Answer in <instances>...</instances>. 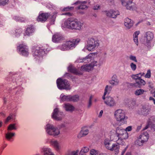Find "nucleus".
Instances as JSON below:
<instances>
[{
    "instance_id": "f257e3e1",
    "label": "nucleus",
    "mask_w": 155,
    "mask_h": 155,
    "mask_svg": "<svg viewBox=\"0 0 155 155\" xmlns=\"http://www.w3.org/2000/svg\"><path fill=\"white\" fill-rule=\"evenodd\" d=\"M83 24L77 20L72 18H70L66 20L61 25L63 28L69 29H81Z\"/></svg>"
},
{
    "instance_id": "f03ea898",
    "label": "nucleus",
    "mask_w": 155,
    "mask_h": 155,
    "mask_svg": "<svg viewBox=\"0 0 155 155\" xmlns=\"http://www.w3.org/2000/svg\"><path fill=\"white\" fill-rule=\"evenodd\" d=\"M111 90V87H108L107 85L105 89L104 96L103 97V99H105V104L110 106H113L114 105L115 103L113 99L110 97H107L105 99L104 96L107 94H109Z\"/></svg>"
},
{
    "instance_id": "7ed1b4c3",
    "label": "nucleus",
    "mask_w": 155,
    "mask_h": 155,
    "mask_svg": "<svg viewBox=\"0 0 155 155\" xmlns=\"http://www.w3.org/2000/svg\"><path fill=\"white\" fill-rule=\"evenodd\" d=\"M57 83L58 87L60 89L68 90L71 89L69 83L65 79L59 78L57 80Z\"/></svg>"
},
{
    "instance_id": "20e7f679",
    "label": "nucleus",
    "mask_w": 155,
    "mask_h": 155,
    "mask_svg": "<svg viewBox=\"0 0 155 155\" xmlns=\"http://www.w3.org/2000/svg\"><path fill=\"white\" fill-rule=\"evenodd\" d=\"M104 143L105 147L107 149L111 151L114 150L116 152L118 151V146L116 144H112L110 140L106 139L104 140Z\"/></svg>"
},
{
    "instance_id": "39448f33",
    "label": "nucleus",
    "mask_w": 155,
    "mask_h": 155,
    "mask_svg": "<svg viewBox=\"0 0 155 155\" xmlns=\"http://www.w3.org/2000/svg\"><path fill=\"white\" fill-rule=\"evenodd\" d=\"M80 41V39L79 38H77V39H73L71 41H67L64 45H63L61 49L62 50H66L67 48H71L74 46L77 45Z\"/></svg>"
},
{
    "instance_id": "423d86ee",
    "label": "nucleus",
    "mask_w": 155,
    "mask_h": 155,
    "mask_svg": "<svg viewBox=\"0 0 155 155\" xmlns=\"http://www.w3.org/2000/svg\"><path fill=\"white\" fill-rule=\"evenodd\" d=\"M114 114L117 120L119 122H123L127 118L125 116L124 112L121 110H117L115 111Z\"/></svg>"
},
{
    "instance_id": "0eeeda50",
    "label": "nucleus",
    "mask_w": 155,
    "mask_h": 155,
    "mask_svg": "<svg viewBox=\"0 0 155 155\" xmlns=\"http://www.w3.org/2000/svg\"><path fill=\"white\" fill-rule=\"evenodd\" d=\"M46 131L50 135L55 136L58 135L60 133L58 129L49 124L47 125Z\"/></svg>"
},
{
    "instance_id": "6e6552de",
    "label": "nucleus",
    "mask_w": 155,
    "mask_h": 155,
    "mask_svg": "<svg viewBox=\"0 0 155 155\" xmlns=\"http://www.w3.org/2000/svg\"><path fill=\"white\" fill-rule=\"evenodd\" d=\"M96 42L93 38H90L88 39L86 47L88 51H92L95 48L97 44V42L96 43Z\"/></svg>"
},
{
    "instance_id": "1a4fd4ad",
    "label": "nucleus",
    "mask_w": 155,
    "mask_h": 155,
    "mask_svg": "<svg viewBox=\"0 0 155 155\" xmlns=\"http://www.w3.org/2000/svg\"><path fill=\"white\" fill-rule=\"evenodd\" d=\"M18 49L24 56H27L29 54L28 46L25 45L21 44L17 47Z\"/></svg>"
},
{
    "instance_id": "9d476101",
    "label": "nucleus",
    "mask_w": 155,
    "mask_h": 155,
    "mask_svg": "<svg viewBox=\"0 0 155 155\" xmlns=\"http://www.w3.org/2000/svg\"><path fill=\"white\" fill-rule=\"evenodd\" d=\"M63 116L62 113L59 112L58 108H56L54 109L52 115L53 119L56 120H60L62 119Z\"/></svg>"
},
{
    "instance_id": "9b49d317",
    "label": "nucleus",
    "mask_w": 155,
    "mask_h": 155,
    "mask_svg": "<svg viewBox=\"0 0 155 155\" xmlns=\"http://www.w3.org/2000/svg\"><path fill=\"white\" fill-rule=\"evenodd\" d=\"M50 15V14L48 13H42L40 12L39 15L37 18V20L38 21L44 22L45 21Z\"/></svg>"
},
{
    "instance_id": "f8f14e48",
    "label": "nucleus",
    "mask_w": 155,
    "mask_h": 155,
    "mask_svg": "<svg viewBox=\"0 0 155 155\" xmlns=\"http://www.w3.org/2000/svg\"><path fill=\"white\" fill-rule=\"evenodd\" d=\"M64 37L59 33H57L53 35L52 40L53 42L58 43L61 42L64 40Z\"/></svg>"
},
{
    "instance_id": "ddd939ff",
    "label": "nucleus",
    "mask_w": 155,
    "mask_h": 155,
    "mask_svg": "<svg viewBox=\"0 0 155 155\" xmlns=\"http://www.w3.org/2000/svg\"><path fill=\"white\" fill-rule=\"evenodd\" d=\"M96 61H94L89 65L86 64L82 66L81 67V70L83 71H89L92 69L94 66L96 65Z\"/></svg>"
},
{
    "instance_id": "4468645a",
    "label": "nucleus",
    "mask_w": 155,
    "mask_h": 155,
    "mask_svg": "<svg viewBox=\"0 0 155 155\" xmlns=\"http://www.w3.org/2000/svg\"><path fill=\"white\" fill-rule=\"evenodd\" d=\"M106 14L107 16L113 18H115L117 15H119V13L117 11L111 10L107 11Z\"/></svg>"
},
{
    "instance_id": "2eb2a0df",
    "label": "nucleus",
    "mask_w": 155,
    "mask_h": 155,
    "mask_svg": "<svg viewBox=\"0 0 155 155\" xmlns=\"http://www.w3.org/2000/svg\"><path fill=\"white\" fill-rule=\"evenodd\" d=\"M42 47L41 48L38 46H35L32 48V54L35 56H38L40 54V53L43 51Z\"/></svg>"
},
{
    "instance_id": "dca6fc26",
    "label": "nucleus",
    "mask_w": 155,
    "mask_h": 155,
    "mask_svg": "<svg viewBox=\"0 0 155 155\" xmlns=\"http://www.w3.org/2000/svg\"><path fill=\"white\" fill-rule=\"evenodd\" d=\"M124 131H125L124 129H121L118 127L117 128L115 131L112 130L110 131V133L111 134H112L113 133H114L115 132L114 134L118 138H119L121 137V136L123 134V133L124 132Z\"/></svg>"
},
{
    "instance_id": "f3484780",
    "label": "nucleus",
    "mask_w": 155,
    "mask_h": 155,
    "mask_svg": "<svg viewBox=\"0 0 155 155\" xmlns=\"http://www.w3.org/2000/svg\"><path fill=\"white\" fill-rule=\"evenodd\" d=\"M88 133V130L86 127L82 128L81 130L78 134V138H81L87 135Z\"/></svg>"
},
{
    "instance_id": "a211bd4d",
    "label": "nucleus",
    "mask_w": 155,
    "mask_h": 155,
    "mask_svg": "<svg viewBox=\"0 0 155 155\" xmlns=\"http://www.w3.org/2000/svg\"><path fill=\"white\" fill-rule=\"evenodd\" d=\"M87 2L85 1L81 2L78 1L74 3V4L80 5L77 8L78 9H84L87 8V5L86 4Z\"/></svg>"
},
{
    "instance_id": "6ab92c4d",
    "label": "nucleus",
    "mask_w": 155,
    "mask_h": 155,
    "mask_svg": "<svg viewBox=\"0 0 155 155\" xmlns=\"http://www.w3.org/2000/svg\"><path fill=\"white\" fill-rule=\"evenodd\" d=\"M50 143L51 145L53 146L56 150L58 151L61 149V146L57 140H51Z\"/></svg>"
},
{
    "instance_id": "aec40b11",
    "label": "nucleus",
    "mask_w": 155,
    "mask_h": 155,
    "mask_svg": "<svg viewBox=\"0 0 155 155\" xmlns=\"http://www.w3.org/2000/svg\"><path fill=\"white\" fill-rule=\"evenodd\" d=\"M133 25V21L130 19L127 18L124 21V25L128 28H130Z\"/></svg>"
},
{
    "instance_id": "412c9836",
    "label": "nucleus",
    "mask_w": 155,
    "mask_h": 155,
    "mask_svg": "<svg viewBox=\"0 0 155 155\" xmlns=\"http://www.w3.org/2000/svg\"><path fill=\"white\" fill-rule=\"evenodd\" d=\"M148 134L147 133H145L144 134H143L140 136L139 139L140 140L139 141H141L142 143H144V142L147 141L148 139Z\"/></svg>"
},
{
    "instance_id": "4be33fe9",
    "label": "nucleus",
    "mask_w": 155,
    "mask_h": 155,
    "mask_svg": "<svg viewBox=\"0 0 155 155\" xmlns=\"http://www.w3.org/2000/svg\"><path fill=\"white\" fill-rule=\"evenodd\" d=\"M132 2L131 1H130L129 2H127L124 1H122V4L124 6H126V8L127 9L131 10L132 9V7L131 5H130Z\"/></svg>"
},
{
    "instance_id": "5701e85b",
    "label": "nucleus",
    "mask_w": 155,
    "mask_h": 155,
    "mask_svg": "<svg viewBox=\"0 0 155 155\" xmlns=\"http://www.w3.org/2000/svg\"><path fill=\"white\" fill-rule=\"evenodd\" d=\"M42 152L44 155H54L51 152L50 148H43L42 149Z\"/></svg>"
},
{
    "instance_id": "b1692460",
    "label": "nucleus",
    "mask_w": 155,
    "mask_h": 155,
    "mask_svg": "<svg viewBox=\"0 0 155 155\" xmlns=\"http://www.w3.org/2000/svg\"><path fill=\"white\" fill-rule=\"evenodd\" d=\"M61 100L63 101H71V100L76 101L77 99H72L71 96L64 95L61 97Z\"/></svg>"
},
{
    "instance_id": "393cba45",
    "label": "nucleus",
    "mask_w": 155,
    "mask_h": 155,
    "mask_svg": "<svg viewBox=\"0 0 155 155\" xmlns=\"http://www.w3.org/2000/svg\"><path fill=\"white\" fill-rule=\"evenodd\" d=\"M65 108L67 111H72L74 109V107L68 104H65Z\"/></svg>"
},
{
    "instance_id": "a878e982",
    "label": "nucleus",
    "mask_w": 155,
    "mask_h": 155,
    "mask_svg": "<svg viewBox=\"0 0 155 155\" xmlns=\"http://www.w3.org/2000/svg\"><path fill=\"white\" fill-rule=\"evenodd\" d=\"M89 150V149L87 147H84L80 151L79 155H85L86 153L88 152Z\"/></svg>"
},
{
    "instance_id": "bb28decb",
    "label": "nucleus",
    "mask_w": 155,
    "mask_h": 155,
    "mask_svg": "<svg viewBox=\"0 0 155 155\" xmlns=\"http://www.w3.org/2000/svg\"><path fill=\"white\" fill-rule=\"evenodd\" d=\"M15 135L14 133L8 132L5 134V137L8 140H9Z\"/></svg>"
},
{
    "instance_id": "cd10ccee",
    "label": "nucleus",
    "mask_w": 155,
    "mask_h": 155,
    "mask_svg": "<svg viewBox=\"0 0 155 155\" xmlns=\"http://www.w3.org/2000/svg\"><path fill=\"white\" fill-rule=\"evenodd\" d=\"M144 73H143L142 74L139 73V74H137L136 75H133L132 76V78L136 80V81H138L139 79L141 78L140 77H139V75H140L141 76L144 75Z\"/></svg>"
},
{
    "instance_id": "c85d7f7f",
    "label": "nucleus",
    "mask_w": 155,
    "mask_h": 155,
    "mask_svg": "<svg viewBox=\"0 0 155 155\" xmlns=\"http://www.w3.org/2000/svg\"><path fill=\"white\" fill-rule=\"evenodd\" d=\"M146 38L148 41L152 40L153 38V34L151 32H148L146 34Z\"/></svg>"
},
{
    "instance_id": "c756f323",
    "label": "nucleus",
    "mask_w": 155,
    "mask_h": 155,
    "mask_svg": "<svg viewBox=\"0 0 155 155\" xmlns=\"http://www.w3.org/2000/svg\"><path fill=\"white\" fill-rule=\"evenodd\" d=\"M128 134L126 131H124V132L123 133V134L122 135L121 137L119 138L122 140H125L128 138Z\"/></svg>"
},
{
    "instance_id": "7c9ffc66",
    "label": "nucleus",
    "mask_w": 155,
    "mask_h": 155,
    "mask_svg": "<svg viewBox=\"0 0 155 155\" xmlns=\"http://www.w3.org/2000/svg\"><path fill=\"white\" fill-rule=\"evenodd\" d=\"M146 82L143 80L141 79V78L138 81H136V84L138 85H142L145 84Z\"/></svg>"
},
{
    "instance_id": "2f4dec72",
    "label": "nucleus",
    "mask_w": 155,
    "mask_h": 155,
    "mask_svg": "<svg viewBox=\"0 0 155 155\" xmlns=\"http://www.w3.org/2000/svg\"><path fill=\"white\" fill-rule=\"evenodd\" d=\"M90 153L91 155H104L103 154H99L98 151L94 149L91 150Z\"/></svg>"
},
{
    "instance_id": "473e14b6",
    "label": "nucleus",
    "mask_w": 155,
    "mask_h": 155,
    "mask_svg": "<svg viewBox=\"0 0 155 155\" xmlns=\"http://www.w3.org/2000/svg\"><path fill=\"white\" fill-rule=\"evenodd\" d=\"M9 0H0V6H5L8 3Z\"/></svg>"
},
{
    "instance_id": "72a5a7b5",
    "label": "nucleus",
    "mask_w": 155,
    "mask_h": 155,
    "mask_svg": "<svg viewBox=\"0 0 155 155\" xmlns=\"http://www.w3.org/2000/svg\"><path fill=\"white\" fill-rule=\"evenodd\" d=\"M70 71L71 72L75 74H80V73L79 72L78 70L75 68H72L70 70Z\"/></svg>"
},
{
    "instance_id": "f704fd0d",
    "label": "nucleus",
    "mask_w": 155,
    "mask_h": 155,
    "mask_svg": "<svg viewBox=\"0 0 155 155\" xmlns=\"http://www.w3.org/2000/svg\"><path fill=\"white\" fill-rule=\"evenodd\" d=\"M16 129L15 127V124H10L8 127V130H15Z\"/></svg>"
},
{
    "instance_id": "c9c22d12",
    "label": "nucleus",
    "mask_w": 155,
    "mask_h": 155,
    "mask_svg": "<svg viewBox=\"0 0 155 155\" xmlns=\"http://www.w3.org/2000/svg\"><path fill=\"white\" fill-rule=\"evenodd\" d=\"M144 92V91L142 89H139L137 90L135 92V94L136 95H139L143 94Z\"/></svg>"
},
{
    "instance_id": "e433bc0d",
    "label": "nucleus",
    "mask_w": 155,
    "mask_h": 155,
    "mask_svg": "<svg viewBox=\"0 0 155 155\" xmlns=\"http://www.w3.org/2000/svg\"><path fill=\"white\" fill-rule=\"evenodd\" d=\"M12 115L10 114V115L8 116L5 120V123L7 124L12 119Z\"/></svg>"
},
{
    "instance_id": "4c0bfd02",
    "label": "nucleus",
    "mask_w": 155,
    "mask_h": 155,
    "mask_svg": "<svg viewBox=\"0 0 155 155\" xmlns=\"http://www.w3.org/2000/svg\"><path fill=\"white\" fill-rule=\"evenodd\" d=\"M151 76V72L150 70H148L147 71V74L145 76V77L146 78H150Z\"/></svg>"
},
{
    "instance_id": "58836bf2",
    "label": "nucleus",
    "mask_w": 155,
    "mask_h": 155,
    "mask_svg": "<svg viewBox=\"0 0 155 155\" xmlns=\"http://www.w3.org/2000/svg\"><path fill=\"white\" fill-rule=\"evenodd\" d=\"M78 150L72 151L70 153V155H78Z\"/></svg>"
},
{
    "instance_id": "ea45409f",
    "label": "nucleus",
    "mask_w": 155,
    "mask_h": 155,
    "mask_svg": "<svg viewBox=\"0 0 155 155\" xmlns=\"http://www.w3.org/2000/svg\"><path fill=\"white\" fill-rule=\"evenodd\" d=\"M130 67L132 70L133 71L135 70L136 68V65L133 63H131L130 64Z\"/></svg>"
},
{
    "instance_id": "a19ab883",
    "label": "nucleus",
    "mask_w": 155,
    "mask_h": 155,
    "mask_svg": "<svg viewBox=\"0 0 155 155\" xmlns=\"http://www.w3.org/2000/svg\"><path fill=\"white\" fill-rule=\"evenodd\" d=\"M130 60L134 61L136 62H137V61L135 56L131 55L130 57Z\"/></svg>"
},
{
    "instance_id": "79ce46f5",
    "label": "nucleus",
    "mask_w": 155,
    "mask_h": 155,
    "mask_svg": "<svg viewBox=\"0 0 155 155\" xmlns=\"http://www.w3.org/2000/svg\"><path fill=\"white\" fill-rule=\"evenodd\" d=\"M110 83L112 84L117 85L118 84V82L117 81L112 80L110 81Z\"/></svg>"
},
{
    "instance_id": "37998d69",
    "label": "nucleus",
    "mask_w": 155,
    "mask_h": 155,
    "mask_svg": "<svg viewBox=\"0 0 155 155\" xmlns=\"http://www.w3.org/2000/svg\"><path fill=\"white\" fill-rule=\"evenodd\" d=\"M71 98H72V99H77L76 101L74 100H71V101H77L78 100V95H75L73 97L71 96Z\"/></svg>"
},
{
    "instance_id": "c03bdc74",
    "label": "nucleus",
    "mask_w": 155,
    "mask_h": 155,
    "mask_svg": "<svg viewBox=\"0 0 155 155\" xmlns=\"http://www.w3.org/2000/svg\"><path fill=\"white\" fill-rule=\"evenodd\" d=\"M26 19L25 18L20 17L19 22H25L26 21Z\"/></svg>"
},
{
    "instance_id": "a18cd8bd",
    "label": "nucleus",
    "mask_w": 155,
    "mask_h": 155,
    "mask_svg": "<svg viewBox=\"0 0 155 155\" xmlns=\"http://www.w3.org/2000/svg\"><path fill=\"white\" fill-rule=\"evenodd\" d=\"M20 17H18V16H15L14 17L13 19L14 20L16 21H19L20 20Z\"/></svg>"
},
{
    "instance_id": "49530a36",
    "label": "nucleus",
    "mask_w": 155,
    "mask_h": 155,
    "mask_svg": "<svg viewBox=\"0 0 155 155\" xmlns=\"http://www.w3.org/2000/svg\"><path fill=\"white\" fill-rule=\"evenodd\" d=\"M73 8V7H66V8H64L63 10L64 11H69V10L72 9Z\"/></svg>"
},
{
    "instance_id": "de8ad7c7",
    "label": "nucleus",
    "mask_w": 155,
    "mask_h": 155,
    "mask_svg": "<svg viewBox=\"0 0 155 155\" xmlns=\"http://www.w3.org/2000/svg\"><path fill=\"white\" fill-rule=\"evenodd\" d=\"M132 130V127L130 126H128V127H127L125 130H126V132H127V131H130Z\"/></svg>"
},
{
    "instance_id": "09e8293b",
    "label": "nucleus",
    "mask_w": 155,
    "mask_h": 155,
    "mask_svg": "<svg viewBox=\"0 0 155 155\" xmlns=\"http://www.w3.org/2000/svg\"><path fill=\"white\" fill-rule=\"evenodd\" d=\"M139 31H136L134 33V38H137V35L139 34Z\"/></svg>"
},
{
    "instance_id": "8fccbe9b",
    "label": "nucleus",
    "mask_w": 155,
    "mask_h": 155,
    "mask_svg": "<svg viewBox=\"0 0 155 155\" xmlns=\"http://www.w3.org/2000/svg\"><path fill=\"white\" fill-rule=\"evenodd\" d=\"M31 30H26L25 31V35H30V33L31 32Z\"/></svg>"
},
{
    "instance_id": "3c124183",
    "label": "nucleus",
    "mask_w": 155,
    "mask_h": 155,
    "mask_svg": "<svg viewBox=\"0 0 155 155\" xmlns=\"http://www.w3.org/2000/svg\"><path fill=\"white\" fill-rule=\"evenodd\" d=\"M134 41L135 42V43L137 45L138 44V41L137 38H134Z\"/></svg>"
},
{
    "instance_id": "603ef678",
    "label": "nucleus",
    "mask_w": 155,
    "mask_h": 155,
    "mask_svg": "<svg viewBox=\"0 0 155 155\" xmlns=\"http://www.w3.org/2000/svg\"><path fill=\"white\" fill-rule=\"evenodd\" d=\"M100 8V6L98 5H97L95 6H94V9L95 10H97Z\"/></svg>"
},
{
    "instance_id": "864d4df0",
    "label": "nucleus",
    "mask_w": 155,
    "mask_h": 155,
    "mask_svg": "<svg viewBox=\"0 0 155 155\" xmlns=\"http://www.w3.org/2000/svg\"><path fill=\"white\" fill-rule=\"evenodd\" d=\"M34 28V26L33 25H29L27 29H33Z\"/></svg>"
},
{
    "instance_id": "5fc2aeb1",
    "label": "nucleus",
    "mask_w": 155,
    "mask_h": 155,
    "mask_svg": "<svg viewBox=\"0 0 155 155\" xmlns=\"http://www.w3.org/2000/svg\"><path fill=\"white\" fill-rule=\"evenodd\" d=\"M93 97L92 96H91L90 98V100H89V106H90L91 105V100L92 99V98Z\"/></svg>"
},
{
    "instance_id": "6e6d98bb",
    "label": "nucleus",
    "mask_w": 155,
    "mask_h": 155,
    "mask_svg": "<svg viewBox=\"0 0 155 155\" xmlns=\"http://www.w3.org/2000/svg\"><path fill=\"white\" fill-rule=\"evenodd\" d=\"M103 113V111L102 110H101V111L100 112V113L99 114V116L101 117Z\"/></svg>"
},
{
    "instance_id": "4d7b16f0",
    "label": "nucleus",
    "mask_w": 155,
    "mask_h": 155,
    "mask_svg": "<svg viewBox=\"0 0 155 155\" xmlns=\"http://www.w3.org/2000/svg\"><path fill=\"white\" fill-rule=\"evenodd\" d=\"M143 21V20H141L139 21L136 24V25L137 26L138 24H139L140 23L142 22Z\"/></svg>"
},
{
    "instance_id": "13d9d810",
    "label": "nucleus",
    "mask_w": 155,
    "mask_h": 155,
    "mask_svg": "<svg viewBox=\"0 0 155 155\" xmlns=\"http://www.w3.org/2000/svg\"><path fill=\"white\" fill-rule=\"evenodd\" d=\"M149 100H153V101L155 99L153 97H150L149 98Z\"/></svg>"
},
{
    "instance_id": "bf43d9fd",
    "label": "nucleus",
    "mask_w": 155,
    "mask_h": 155,
    "mask_svg": "<svg viewBox=\"0 0 155 155\" xmlns=\"http://www.w3.org/2000/svg\"><path fill=\"white\" fill-rule=\"evenodd\" d=\"M63 15H64V14H63ZM64 15H70V14L69 12H67V13H65V14H64Z\"/></svg>"
},
{
    "instance_id": "052dcab7",
    "label": "nucleus",
    "mask_w": 155,
    "mask_h": 155,
    "mask_svg": "<svg viewBox=\"0 0 155 155\" xmlns=\"http://www.w3.org/2000/svg\"><path fill=\"white\" fill-rule=\"evenodd\" d=\"M2 125V123L1 121H0V127H1Z\"/></svg>"
},
{
    "instance_id": "680f3d73",
    "label": "nucleus",
    "mask_w": 155,
    "mask_h": 155,
    "mask_svg": "<svg viewBox=\"0 0 155 155\" xmlns=\"http://www.w3.org/2000/svg\"><path fill=\"white\" fill-rule=\"evenodd\" d=\"M126 155H131V154L130 153H128L126 154Z\"/></svg>"
},
{
    "instance_id": "e2e57ef3",
    "label": "nucleus",
    "mask_w": 155,
    "mask_h": 155,
    "mask_svg": "<svg viewBox=\"0 0 155 155\" xmlns=\"http://www.w3.org/2000/svg\"><path fill=\"white\" fill-rule=\"evenodd\" d=\"M153 94L154 97H155V91L153 92Z\"/></svg>"
},
{
    "instance_id": "0e129e2a",
    "label": "nucleus",
    "mask_w": 155,
    "mask_h": 155,
    "mask_svg": "<svg viewBox=\"0 0 155 155\" xmlns=\"http://www.w3.org/2000/svg\"><path fill=\"white\" fill-rule=\"evenodd\" d=\"M86 59H83L84 60H83V62L85 61V60H86Z\"/></svg>"
},
{
    "instance_id": "69168bd1",
    "label": "nucleus",
    "mask_w": 155,
    "mask_h": 155,
    "mask_svg": "<svg viewBox=\"0 0 155 155\" xmlns=\"http://www.w3.org/2000/svg\"><path fill=\"white\" fill-rule=\"evenodd\" d=\"M154 104H155V100L153 101Z\"/></svg>"
},
{
    "instance_id": "338daca9",
    "label": "nucleus",
    "mask_w": 155,
    "mask_h": 155,
    "mask_svg": "<svg viewBox=\"0 0 155 155\" xmlns=\"http://www.w3.org/2000/svg\"><path fill=\"white\" fill-rule=\"evenodd\" d=\"M148 128V127H147V126H146V128H145V129H147Z\"/></svg>"
},
{
    "instance_id": "774afa93",
    "label": "nucleus",
    "mask_w": 155,
    "mask_h": 155,
    "mask_svg": "<svg viewBox=\"0 0 155 155\" xmlns=\"http://www.w3.org/2000/svg\"><path fill=\"white\" fill-rule=\"evenodd\" d=\"M154 3L155 4V0H153Z\"/></svg>"
}]
</instances>
